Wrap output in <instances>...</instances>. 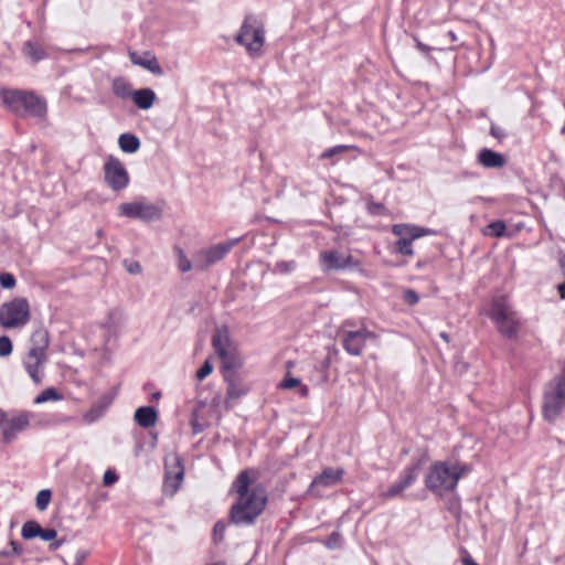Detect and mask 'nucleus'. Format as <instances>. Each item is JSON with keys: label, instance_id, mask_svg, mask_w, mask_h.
I'll return each instance as SVG.
<instances>
[{"label": "nucleus", "instance_id": "f257e3e1", "mask_svg": "<svg viewBox=\"0 0 565 565\" xmlns=\"http://www.w3.org/2000/svg\"><path fill=\"white\" fill-rule=\"evenodd\" d=\"M231 491L237 495L231 507L230 521L235 525H252L267 504L266 490L260 484L250 487L248 470L238 473Z\"/></svg>", "mask_w": 565, "mask_h": 565}, {"label": "nucleus", "instance_id": "f03ea898", "mask_svg": "<svg viewBox=\"0 0 565 565\" xmlns=\"http://www.w3.org/2000/svg\"><path fill=\"white\" fill-rule=\"evenodd\" d=\"M2 99L4 105L18 116L31 115L42 118L46 114L45 100L30 92L3 90Z\"/></svg>", "mask_w": 565, "mask_h": 565}, {"label": "nucleus", "instance_id": "7ed1b4c3", "mask_svg": "<svg viewBox=\"0 0 565 565\" xmlns=\"http://www.w3.org/2000/svg\"><path fill=\"white\" fill-rule=\"evenodd\" d=\"M462 473V467L458 465L450 466L448 462L438 461L429 468L425 483L431 492L440 495L444 492L452 491Z\"/></svg>", "mask_w": 565, "mask_h": 565}, {"label": "nucleus", "instance_id": "20e7f679", "mask_svg": "<svg viewBox=\"0 0 565 565\" xmlns=\"http://www.w3.org/2000/svg\"><path fill=\"white\" fill-rule=\"evenodd\" d=\"M565 411V366L562 375L544 388L542 412L545 420L553 423Z\"/></svg>", "mask_w": 565, "mask_h": 565}, {"label": "nucleus", "instance_id": "39448f33", "mask_svg": "<svg viewBox=\"0 0 565 565\" xmlns=\"http://www.w3.org/2000/svg\"><path fill=\"white\" fill-rule=\"evenodd\" d=\"M30 305L18 297L0 306V326L4 329L22 328L30 321Z\"/></svg>", "mask_w": 565, "mask_h": 565}, {"label": "nucleus", "instance_id": "423d86ee", "mask_svg": "<svg viewBox=\"0 0 565 565\" xmlns=\"http://www.w3.org/2000/svg\"><path fill=\"white\" fill-rule=\"evenodd\" d=\"M264 34L263 22L254 15H247L235 39L237 43L246 47L252 56H255L259 54L264 45Z\"/></svg>", "mask_w": 565, "mask_h": 565}, {"label": "nucleus", "instance_id": "0eeeda50", "mask_svg": "<svg viewBox=\"0 0 565 565\" xmlns=\"http://www.w3.org/2000/svg\"><path fill=\"white\" fill-rule=\"evenodd\" d=\"M238 242L239 238H234L198 250L193 255L194 269L203 271L213 264L222 260Z\"/></svg>", "mask_w": 565, "mask_h": 565}, {"label": "nucleus", "instance_id": "6e6552de", "mask_svg": "<svg viewBox=\"0 0 565 565\" xmlns=\"http://www.w3.org/2000/svg\"><path fill=\"white\" fill-rule=\"evenodd\" d=\"M347 326H350L349 321L344 322L341 330L339 331L342 347L348 354L359 356L362 354L366 341L376 340V335L366 328L352 331L347 330Z\"/></svg>", "mask_w": 565, "mask_h": 565}, {"label": "nucleus", "instance_id": "1a4fd4ad", "mask_svg": "<svg viewBox=\"0 0 565 565\" xmlns=\"http://www.w3.org/2000/svg\"><path fill=\"white\" fill-rule=\"evenodd\" d=\"M119 214L129 218H138L143 222L159 220L162 215V207L145 200L121 203L118 207Z\"/></svg>", "mask_w": 565, "mask_h": 565}, {"label": "nucleus", "instance_id": "9d476101", "mask_svg": "<svg viewBox=\"0 0 565 565\" xmlns=\"http://www.w3.org/2000/svg\"><path fill=\"white\" fill-rule=\"evenodd\" d=\"M30 425L29 413H4L0 412V430L6 444L15 439L17 435L25 430Z\"/></svg>", "mask_w": 565, "mask_h": 565}, {"label": "nucleus", "instance_id": "9b49d317", "mask_svg": "<svg viewBox=\"0 0 565 565\" xmlns=\"http://www.w3.org/2000/svg\"><path fill=\"white\" fill-rule=\"evenodd\" d=\"M105 181L114 191H120L127 188L129 175L122 162L110 156L104 164Z\"/></svg>", "mask_w": 565, "mask_h": 565}, {"label": "nucleus", "instance_id": "f8f14e48", "mask_svg": "<svg viewBox=\"0 0 565 565\" xmlns=\"http://www.w3.org/2000/svg\"><path fill=\"white\" fill-rule=\"evenodd\" d=\"M423 461L416 460L413 461L409 466H407L399 481L393 483L386 492L383 493L384 498H394L404 492L408 487H411L415 480L417 479L418 472L422 469Z\"/></svg>", "mask_w": 565, "mask_h": 565}, {"label": "nucleus", "instance_id": "ddd939ff", "mask_svg": "<svg viewBox=\"0 0 565 565\" xmlns=\"http://www.w3.org/2000/svg\"><path fill=\"white\" fill-rule=\"evenodd\" d=\"M320 262L324 270H340L352 266L351 255L341 254L334 249L321 252Z\"/></svg>", "mask_w": 565, "mask_h": 565}, {"label": "nucleus", "instance_id": "4468645a", "mask_svg": "<svg viewBox=\"0 0 565 565\" xmlns=\"http://www.w3.org/2000/svg\"><path fill=\"white\" fill-rule=\"evenodd\" d=\"M224 381L227 384L225 401L226 407H230V401L238 399L249 391V386L243 382L237 372L224 373Z\"/></svg>", "mask_w": 565, "mask_h": 565}, {"label": "nucleus", "instance_id": "2eb2a0df", "mask_svg": "<svg viewBox=\"0 0 565 565\" xmlns=\"http://www.w3.org/2000/svg\"><path fill=\"white\" fill-rule=\"evenodd\" d=\"M499 333L508 340H516L521 328V322L516 312L504 318L493 320Z\"/></svg>", "mask_w": 565, "mask_h": 565}, {"label": "nucleus", "instance_id": "dca6fc26", "mask_svg": "<svg viewBox=\"0 0 565 565\" xmlns=\"http://www.w3.org/2000/svg\"><path fill=\"white\" fill-rule=\"evenodd\" d=\"M344 470L342 468H326L311 482L310 490L317 487H332L342 480Z\"/></svg>", "mask_w": 565, "mask_h": 565}, {"label": "nucleus", "instance_id": "f3484780", "mask_svg": "<svg viewBox=\"0 0 565 565\" xmlns=\"http://www.w3.org/2000/svg\"><path fill=\"white\" fill-rule=\"evenodd\" d=\"M130 61L135 65L142 66L154 75H162V68L158 63V60L154 55L150 53H145L143 55H139L136 52H131L129 54Z\"/></svg>", "mask_w": 565, "mask_h": 565}, {"label": "nucleus", "instance_id": "a211bd4d", "mask_svg": "<svg viewBox=\"0 0 565 565\" xmlns=\"http://www.w3.org/2000/svg\"><path fill=\"white\" fill-rule=\"evenodd\" d=\"M212 345L220 356L225 354L227 351H232L235 348L232 347L228 330L226 327L218 328L212 337Z\"/></svg>", "mask_w": 565, "mask_h": 565}, {"label": "nucleus", "instance_id": "6ab92c4d", "mask_svg": "<svg viewBox=\"0 0 565 565\" xmlns=\"http://www.w3.org/2000/svg\"><path fill=\"white\" fill-rule=\"evenodd\" d=\"M49 343H50V337H49V331L41 328V329H38L35 330L32 335H31V353H33V355L35 354H39V355H46V349L49 347Z\"/></svg>", "mask_w": 565, "mask_h": 565}, {"label": "nucleus", "instance_id": "aec40b11", "mask_svg": "<svg viewBox=\"0 0 565 565\" xmlns=\"http://www.w3.org/2000/svg\"><path fill=\"white\" fill-rule=\"evenodd\" d=\"M134 419L142 428H150L158 420V413L151 406H142L136 409Z\"/></svg>", "mask_w": 565, "mask_h": 565}, {"label": "nucleus", "instance_id": "412c9836", "mask_svg": "<svg viewBox=\"0 0 565 565\" xmlns=\"http://www.w3.org/2000/svg\"><path fill=\"white\" fill-rule=\"evenodd\" d=\"M515 313L505 296L494 297L490 309V318L493 320Z\"/></svg>", "mask_w": 565, "mask_h": 565}, {"label": "nucleus", "instance_id": "4be33fe9", "mask_svg": "<svg viewBox=\"0 0 565 565\" xmlns=\"http://www.w3.org/2000/svg\"><path fill=\"white\" fill-rule=\"evenodd\" d=\"M45 360H46V355H39V354L33 355V353H31V351H29V354L24 362L25 369H26L29 375L38 384L41 383V381H42L41 375H40V369L42 367Z\"/></svg>", "mask_w": 565, "mask_h": 565}, {"label": "nucleus", "instance_id": "5701e85b", "mask_svg": "<svg viewBox=\"0 0 565 565\" xmlns=\"http://www.w3.org/2000/svg\"><path fill=\"white\" fill-rule=\"evenodd\" d=\"M175 466L178 470L174 477H171L170 472L167 471L163 482V491L171 495L178 491L184 476L183 467L178 458H175Z\"/></svg>", "mask_w": 565, "mask_h": 565}, {"label": "nucleus", "instance_id": "b1692460", "mask_svg": "<svg viewBox=\"0 0 565 565\" xmlns=\"http://www.w3.org/2000/svg\"><path fill=\"white\" fill-rule=\"evenodd\" d=\"M478 160L486 168H501L505 163V159L501 153L490 149H482L478 154Z\"/></svg>", "mask_w": 565, "mask_h": 565}, {"label": "nucleus", "instance_id": "393cba45", "mask_svg": "<svg viewBox=\"0 0 565 565\" xmlns=\"http://www.w3.org/2000/svg\"><path fill=\"white\" fill-rule=\"evenodd\" d=\"M223 365V374L228 372H237L243 365L242 358L237 353V350L227 351L225 354L220 355Z\"/></svg>", "mask_w": 565, "mask_h": 565}, {"label": "nucleus", "instance_id": "a878e982", "mask_svg": "<svg viewBox=\"0 0 565 565\" xmlns=\"http://www.w3.org/2000/svg\"><path fill=\"white\" fill-rule=\"evenodd\" d=\"M156 99V94L150 88H142L132 93L134 103L141 109H149L152 107Z\"/></svg>", "mask_w": 565, "mask_h": 565}, {"label": "nucleus", "instance_id": "bb28decb", "mask_svg": "<svg viewBox=\"0 0 565 565\" xmlns=\"http://www.w3.org/2000/svg\"><path fill=\"white\" fill-rule=\"evenodd\" d=\"M119 148L126 153H135L140 148V140L132 134H121L118 138Z\"/></svg>", "mask_w": 565, "mask_h": 565}, {"label": "nucleus", "instance_id": "cd10ccee", "mask_svg": "<svg viewBox=\"0 0 565 565\" xmlns=\"http://www.w3.org/2000/svg\"><path fill=\"white\" fill-rule=\"evenodd\" d=\"M113 92L116 96L120 98L132 97V93L130 89V85L122 78H116L113 82Z\"/></svg>", "mask_w": 565, "mask_h": 565}, {"label": "nucleus", "instance_id": "c85d7f7f", "mask_svg": "<svg viewBox=\"0 0 565 565\" xmlns=\"http://www.w3.org/2000/svg\"><path fill=\"white\" fill-rule=\"evenodd\" d=\"M42 527L35 521H26L21 530V535L24 540H32L40 536Z\"/></svg>", "mask_w": 565, "mask_h": 565}, {"label": "nucleus", "instance_id": "c756f323", "mask_svg": "<svg viewBox=\"0 0 565 565\" xmlns=\"http://www.w3.org/2000/svg\"><path fill=\"white\" fill-rule=\"evenodd\" d=\"M297 386L300 387L299 393H300L301 396H307L308 395V393H309L308 386L301 385L300 380L297 379V377L286 376L281 381V383L279 384V387L284 388V390H291V388L297 387Z\"/></svg>", "mask_w": 565, "mask_h": 565}, {"label": "nucleus", "instance_id": "7c9ffc66", "mask_svg": "<svg viewBox=\"0 0 565 565\" xmlns=\"http://www.w3.org/2000/svg\"><path fill=\"white\" fill-rule=\"evenodd\" d=\"M174 252H175V255L178 257V268L180 269V271L188 273V271H190L191 269L194 268L193 259L190 260L185 256V254L182 250V248L175 246L174 247Z\"/></svg>", "mask_w": 565, "mask_h": 565}, {"label": "nucleus", "instance_id": "2f4dec72", "mask_svg": "<svg viewBox=\"0 0 565 565\" xmlns=\"http://www.w3.org/2000/svg\"><path fill=\"white\" fill-rule=\"evenodd\" d=\"M62 398V395L54 387L45 388L34 399L35 404H42L49 401H58Z\"/></svg>", "mask_w": 565, "mask_h": 565}, {"label": "nucleus", "instance_id": "473e14b6", "mask_svg": "<svg viewBox=\"0 0 565 565\" xmlns=\"http://www.w3.org/2000/svg\"><path fill=\"white\" fill-rule=\"evenodd\" d=\"M24 52L33 62H38L45 56L44 51L32 42L25 43Z\"/></svg>", "mask_w": 565, "mask_h": 565}, {"label": "nucleus", "instance_id": "72a5a7b5", "mask_svg": "<svg viewBox=\"0 0 565 565\" xmlns=\"http://www.w3.org/2000/svg\"><path fill=\"white\" fill-rule=\"evenodd\" d=\"M103 404H96L86 415L85 418L88 422H94L96 418H98L104 409L110 404V399H107L106 397H103Z\"/></svg>", "mask_w": 565, "mask_h": 565}, {"label": "nucleus", "instance_id": "f704fd0d", "mask_svg": "<svg viewBox=\"0 0 565 565\" xmlns=\"http://www.w3.org/2000/svg\"><path fill=\"white\" fill-rule=\"evenodd\" d=\"M52 492L49 489H43L36 494V508L40 511H44L47 509L49 503L51 501Z\"/></svg>", "mask_w": 565, "mask_h": 565}, {"label": "nucleus", "instance_id": "c9c22d12", "mask_svg": "<svg viewBox=\"0 0 565 565\" xmlns=\"http://www.w3.org/2000/svg\"><path fill=\"white\" fill-rule=\"evenodd\" d=\"M395 246L397 252L401 253L402 255L412 256L414 254V250L412 248V241L408 239L407 237H401L399 239H397Z\"/></svg>", "mask_w": 565, "mask_h": 565}, {"label": "nucleus", "instance_id": "e433bc0d", "mask_svg": "<svg viewBox=\"0 0 565 565\" xmlns=\"http://www.w3.org/2000/svg\"><path fill=\"white\" fill-rule=\"evenodd\" d=\"M353 146H347V145H339L332 148L327 149L320 154V159H329L333 156H337L339 153L345 152L350 149H353Z\"/></svg>", "mask_w": 565, "mask_h": 565}, {"label": "nucleus", "instance_id": "4c0bfd02", "mask_svg": "<svg viewBox=\"0 0 565 565\" xmlns=\"http://www.w3.org/2000/svg\"><path fill=\"white\" fill-rule=\"evenodd\" d=\"M12 352V342L9 337H0V356H8Z\"/></svg>", "mask_w": 565, "mask_h": 565}, {"label": "nucleus", "instance_id": "58836bf2", "mask_svg": "<svg viewBox=\"0 0 565 565\" xmlns=\"http://www.w3.org/2000/svg\"><path fill=\"white\" fill-rule=\"evenodd\" d=\"M17 281L12 274L10 273H1L0 274V285L6 289H12L15 286Z\"/></svg>", "mask_w": 565, "mask_h": 565}, {"label": "nucleus", "instance_id": "ea45409f", "mask_svg": "<svg viewBox=\"0 0 565 565\" xmlns=\"http://www.w3.org/2000/svg\"><path fill=\"white\" fill-rule=\"evenodd\" d=\"M226 524L223 521H218L215 523L213 529V540L214 542L218 543L222 542L224 539Z\"/></svg>", "mask_w": 565, "mask_h": 565}, {"label": "nucleus", "instance_id": "a19ab883", "mask_svg": "<svg viewBox=\"0 0 565 565\" xmlns=\"http://www.w3.org/2000/svg\"><path fill=\"white\" fill-rule=\"evenodd\" d=\"M489 228L491 230V233L497 236V237H500L504 234L505 232V224L504 222L502 221H495V222H492L490 225H489Z\"/></svg>", "mask_w": 565, "mask_h": 565}, {"label": "nucleus", "instance_id": "79ce46f5", "mask_svg": "<svg viewBox=\"0 0 565 565\" xmlns=\"http://www.w3.org/2000/svg\"><path fill=\"white\" fill-rule=\"evenodd\" d=\"M393 233L401 237H408L411 233V226L406 224H396L393 226Z\"/></svg>", "mask_w": 565, "mask_h": 565}, {"label": "nucleus", "instance_id": "37998d69", "mask_svg": "<svg viewBox=\"0 0 565 565\" xmlns=\"http://www.w3.org/2000/svg\"><path fill=\"white\" fill-rule=\"evenodd\" d=\"M295 268V262H278L275 266V271L287 274Z\"/></svg>", "mask_w": 565, "mask_h": 565}, {"label": "nucleus", "instance_id": "c03bdc74", "mask_svg": "<svg viewBox=\"0 0 565 565\" xmlns=\"http://www.w3.org/2000/svg\"><path fill=\"white\" fill-rule=\"evenodd\" d=\"M213 371V366L212 364L209 362V361H205L203 363V365L199 369V371L196 372V377L198 380L202 381L203 379H205L207 375H210Z\"/></svg>", "mask_w": 565, "mask_h": 565}, {"label": "nucleus", "instance_id": "a18cd8bd", "mask_svg": "<svg viewBox=\"0 0 565 565\" xmlns=\"http://www.w3.org/2000/svg\"><path fill=\"white\" fill-rule=\"evenodd\" d=\"M428 233H430L429 230L418 227V226H411V233L408 235V237H409L408 239H411L413 242L414 239L419 238Z\"/></svg>", "mask_w": 565, "mask_h": 565}, {"label": "nucleus", "instance_id": "49530a36", "mask_svg": "<svg viewBox=\"0 0 565 565\" xmlns=\"http://www.w3.org/2000/svg\"><path fill=\"white\" fill-rule=\"evenodd\" d=\"M367 211L374 215H382L385 213V206L382 203L371 202L367 204Z\"/></svg>", "mask_w": 565, "mask_h": 565}, {"label": "nucleus", "instance_id": "de8ad7c7", "mask_svg": "<svg viewBox=\"0 0 565 565\" xmlns=\"http://www.w3.org/2000/svg\"><path fill=\"white\" fill-rule=\"evenodd\" d=\"M57 536V532L54 529H42L40 536L43 541L50 542L55 540Z\"/></svg>", "mask_w": 565, "mask_h": 565}, {"label": "nucleus", "instance_id": "09e8293b", "mask_svg": "<svg viewBox=\"0 0 565 565\" xmlns=\"http://www.w3.org/2000/svg\"><path fill=\"white\" fill-rule=\"evenodd\" d=\"M118 479V476L115 471L113 470H107L105 473H104V477H103V483L105 486H111L113 483H115Z\"/></svg>", "mask_w": 565, "mask_h": 565}, {"label": "nucleus", "instance_id": "8fccbe9b", "mask_svg": "<svg viewBox=\"0 0 565 565\" xmlns=\"http://www.w3.org/2000/svg\"><path fill=\"white\" fill-rule=\"evenodd\" d=\"M340 540H341V535L338 532H333L328 539L327 546L329 548H334V547L339 546Z\"/></svg>", "mask_w": 565, "mask_h": 565}, {"label": "nucleus", "instance_id": "3c124183", "mask_svg": "<svg viewBox=\"0 0 565 565\" xmlns=\"http://www.w3.org/2000/svg\"><path fill=\"white\" fill-rule=\"evenodd\" d=\"M404 299L409 305H416L419 300L418 295L414 290H407L405 292Z\"/></svg>", "mask_w": 565, "mask_h": 565}, {"label": "nucleus", "instance_id": "603ef678", "mask_svg": "<svg viewBox=\"0 0 565 565\" xmlns=\"http://www.w3.org/2000/svg\"><path fill=\"white\" fill-rule=\"evenodd\" d=\"M10 546H11V551L3 553L6 556H9V555H20L21 554L22 546L18 542L11 541L10 542Z\"/></svg>", "mask_w": 565, "mask_h": 565}, {"label": "nucleus", "instance_id": "864d4df0", "mask_svg": "<svg viewBox=\"0 0 565 565\" xmlns=\"http://www.w3.org/2000/svg\"><path fill=\"white\" fill-rule=\"evenodd\" d=\"M86 556H87V553L85 551H81V550L76 551L75 561L71 565H82V563L84 562Z\"/></svg>", "mask_w": 565, "mask_h": 565}, {"label": "nucleus", "instance_id": "5fc2aeb1", "mask_svg": "<svg viewBox=\"0 0 565 565\" xmlns=\"http://www.w3.org/2000/svg\"><path fill=\"white\" fill-rule=\"evenodd\" d=\"M490 132H491V135H492L493 137H495L497 139H501V138H503V137H504V132H503V130H502L501 128H499V127L494 126V125H492V126H491Z\"/></svg>", "mask_w": 565, "mask_h": 565}, {"label": "nucleus", "instance_id": "6e6d98bb", "mask_svg": "<svg viewBox=\"0 0 565 565\" xmlns=\"http://www.w3.org/2000/svg\"><path fill=\"white\" fill-rule=\"evenodd\" d=\"M141 265L137 262L130 264V266L128 267V271L130 274H140L141 273Z\"/></svg>", "mask_w": 565, "mask_h": 565}, {"label": "nucleus", "instance_id": "4d7b16f0", "mask_svg": "<svg viewBox=\"0 0 565 565\" xmlns=\"http://www.w3.org/2000/svg\"><path fill=\"white\" fill-rule=\"evenodd\" d=\"M557 290H558L559 297L562 299H565V281L557 286Z\"/></svg>", "mask_w": 565, "mask_h": 565}, {"label": "nucleus", "instance_id": "13d9d810", "mask_svg": "<svg viewBox=\"0 0 565 565\" xmlns=\"http://www.w3.org/2000/svg\"><path fill=\"white\" fill-rule=\"evenodd\" d=\"M62 543H63L62 540H57V541L52 542L49 547L51 551H56L62 545Z\"/></svg>", "mask_w": 565, "mask_h": 565}, {"label": "nucleus", "instance_id": "bf43d9fd", "mask_svg": "<svg viewBox=\"0 0 565 565\" xmlns=\"http://www.w3.org/2000/svg\"><path fill=\"white\" fill-rule=\"evenodd\" d=\"M416 44H417V47L422 51V52H425L427 53L429 51V47L425 44H423L422 42H419L418 40H416Z\"/></svg>", "mask_w": 565, "mask_h": 565}, {"label": "nucleus", "instance_id": "052dcab7", "mask_svg": "<svg viewBox=\"0 0 565 565\" xmlns=\"http://www.w3.org/2000/svg\"><path fill=\"white\" fill-rule=\"evenodd\" d=\"M463 565H478L476 562H473L470 556L463 557Z\"/></svg>", "mask_w": 565, "mask_h": 565}, {"label": "nucleus", "instance_id": "680f3d73", "mask_svg": "<svg viewBox=\"0 0 565 565\" xmlns=\"http://www.w3.org/2000/svg\"><path fill=\"white\" fill-rule=\"evenodd\" d=\"M440 338L444 339L446 342H449V335L446 332H441Z\"/></svg>", "mask_w": 565, "mask_h": 565}, {"label": "nucleus", "instance_id": "e2e57ef3", "mask_svg": "<svg viewBox=\"0 0 565 565\" xmlns=\"http://www.w3.org/2000/svg\"><path fill=\"white\" fill-rule=\"evenodd\" d=\"M160 396H161L160 392H156V393L152 394V398L153 399H159Z\"/></svg>", "mask_w": 565, "mask_h": 565}, {"label": "nucleus", "instance_id": "0e129e2a", "mask_svg": "<svg viewBox=\"0 0 565 565\" xmlns=\"http://www.w3.org/2000/svg\"><path fill=\"white\" fill-rule=\"evenodd\" d=\"M193 430H194V433H199V431H201V429L199 428V426H194Z\"/></svg>", "mask_w": 565, "mask_h": 565}, {"label": "nucleus", "instance_id": "69168bd1", "mask_svg": "<svg viewBox=\"0 0 565 565\" xmlns=\"http://www.w3.org/2000/svg\"><path fill=\"white\" fill-rule=\"evenodd\" d=\"M63 562L65 565H68V561L65 557H63Z\"/></svg>", "mask_w": 565, "mask_h": 565}, {"label": "nucleus", "instance_id": "338daca9", "mask_svg": "<svg viewBox=\"0 0 565 565\" xmlns=\"http://www.w3.org/2000/svg\"><path fill=\"white\" fill-rule=\"evenodd\" d=\"M561 132L564 135L565 134V126L561 129Z\"/></svg>", "mask_w": 565, "mask_h": 565}, {"label": "nucleus", "instance_id": "774afa93", "mask_svg": "<svg viewBox=\"0 0 565 565\" xmlns=\"http://www.w3.org/2000/svg\"><path fill=\"white\" fill-rule=\"evenodd\" d=\"M562 266H565V257L562 259Z\"/></svg>", "mask_w": 565, "mask_h": 565}]
</instances>
